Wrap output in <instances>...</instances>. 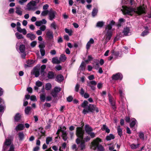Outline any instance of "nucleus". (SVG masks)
Instances as JSON below:
<instances>
[{"label":"nucleus","instance_id":"nucleus-1","mask_svg":"<svg viewBox=\"0 0 151 151\" xmlns=\"http://www.w3.org/2000/svg\"><path fill=\"white\" fill-rule=\"evenodd\" d=\"M121 10L124 14L130 15H132V13L134 12L137 13L138 15L145 13V8L144 6H140L135 9L123 6Z\"/></svg>","mask_w":151,"mask_h":151},{"label":"nucleus","instance_id":"nucleus-2","mask_svg":"<svg viewBox=\"0 0 151 151\" xmlns=\"http://www.w3.org/2000/svg\"><path fill=\"white\" fill-rule=\"evenodd\" d=\"M84 130L81 127L76 128V135L78 138L76 139V142L78 145V147L83 150L86 148V145L83 140Z\"/></svg>","mask_w":151,"mask_h":151},{"label":"nucleus","instance_id":"nucleus-3","mask_svg":"<svg viewBox=\"0 0 151 151\" xmlns=\"http://www.w3.org/2000/svg\"><path fill=\"white\" fill-rule=\"evenodd\" d=\"M88 103L86 101H84L81 104L82 107L84 108L82 113L84 114L90 112H93L94 111H96V112L99 111V109L95 106L91 104L88 105Z\"/></svg>","mask_w":151,"mask_h":151},{"label":"nucleus","instance_id":"nucleus-4","mask_svg":"<svg viewBox=\"0 0 151 151\" xmlns=\"http://www.w3.org/2000/svg\"><path fill=\"white\" fill-rule=\"evenodd\" d=\"M115 23V22L113 20H112L106 27L104 31L105 34L104 37L106 38V43L111 38L112 35V31L111 29L112 26L114 25Z\"/></svg>","mask_w":151,"mask_h":151},{"label":"nucleus","instance_id":"nucleus-5","mask_svg":"<svg viewBox=\"0 0 151 151\" xmlns=\"http://www.w3.org/2000/svg\"><path fill=\"white\" fill-rule=\"evenodd\" d=\"M102 142L101 139L97 138L94 139L91 143V147L93 150H95L96 149L97 151H104L105 149L104 147L99 143Z\"/></svg>","mask_w":151,"mask_h":151},{"label":"nucleus","instance_id":"nucleus-6","mask_svg":"<svg viewBox=\"0 0 151 151\" xmlns=\"http://www.w3.org/2000/svg\"><path fill=\"white\" fill-rule=\"evenodd\" d=\"M36 6L34 1L32 0L27 4V9L29 11L31 10H35L38 9V7Z\"/></svg>","mask_w":151,"mask_h":151},{"label":"nucleus","instance_id":"nucleus-7","mask_svg":"<svg viewBox=\"0 0 151 151\" xmlns=\"http://www.w3.org/2000/svg\"><path fill=\"white\" fill-rule=\"evenodd\" d=\"M12 145V140L10 139H6L4 143V145L3 146V149L4 150H6L8 147Z\"/></svg>","mask_w":151,"mask_h":151},{"label":"nucleus","instance_id":"nucleus-8","mask_svg":"<svg viewBox=\"0 0 151 151\" xmlns=\"http://www.w3.org/2000/svg\"><path fill=\"white\" fill-rule=\"evenodd\" d=\"M46 38L48 40H53L54 38L53 32L50 29L48 30L46 33Z\"/></svg>","mask_w":151,"mask_h":151},{"label":"nucleus","instance_id":"nucleus-9","mask_svg":"<svg viewBox=\"0 0 151 151\" xmlns=\"http://www.w3.org/2000/svg\"><path fill=\"white\" fill-rule=\"evenodd\" d=\"M61 91V88L57 86L55 87L51 93V94L53 97H56L58 93Z\"/></svg>","mask_w":151,"mask_h":151},{"label":"nucleus","instance_id":"nucleus-10","mask_svg":"<svg viewBox=\"0 0 151 151\" xmlns=\"http://www.w3.org/2000/svg\"><path fill=\"white\" fill-rule=\"evenodd\" d=\"M56 14V12L55 11H53L52 9H51L49 10V12L48 14L49 19L52 21L54 19H55Z\"/></svg>","mask_w":151,"mask_h":151},{"label":"nucleus","instance_id":"nucleus-11","mask_svg":"<svg viewBox=\"0 0 151 151\" xmlns=\"http://www.w3.org/2000/svg\"><path fill=\"white\" fill-rule=\"evenodd\" d=\"M112 78V79L114 80H121L122 78V76L121 73H118L115 74L113 75Z\"/></svg>","mask_w":151,"mask_h":151},{"label":"nucleus","instance_id":"nucleus-12","mask_svg":"<svg viewBox=\"0 0 151 151\" xmlns=\"http://www.w3.org/2000/svg\"><path fill=\"white\" fill-rule=\"evenodd\" d=\"M62 132V137L64 141H66L67 139V134L66 132H64V131H63L62 130L61 127H60V129H58V131L57 132V134H58L59 132Z\"/></svg>","mask_w":151,"mask_h":151},{"label":"nucleus","instance_id":"nucleus-13","mask_svg":"<svg viewBox=\"0 0 151 151\" xmlns=\"http://www.w3.org/2000/svg\"><path fill=\"white\" fill-rule=\"evenodd\" d=\"M15 9V12L18 15L21 16L22 15V9L19 6L16 7Z\"/></svg>","mask_w":151,"mask_h":151},{"label":"nucleus","instance_id":"nucleus-14","mask_svg":"<svg viewBox=\"0 0 151 151\" xmlns=\"http://www.w3.org/2000/svg\"><path fill=\"white\" fill-rule=\"evenodd\" d=\"M123 33L124 35L126 36L130 35L131 31L130 28L127 27L124 28Z\"/></svg>","mask_w":151,"mask_h":151},{"label":"nucleus","instance_id":"nucleus-15","mask_svg":"<svg viewBox=\"0 0 151 151\" xmlns=\"http://www.w3.org/2000/svg\"><path fill=\"white\" fill-rule=\"evenodd\" d=\"M94 42V40L93 39L91 38L90 40L87 43L86 46V48L87 50L89 49L91 46V44H93Z\"/></svg>","mask_w":151,"mask_h":151},{"label":"nucleus","instance_id":"nucleus-16","mask_svg":"<svg viewBox=\"0 0 151 151\" xmlns=\"http://www.w3.org/2000/svg\"><path fill=\"white\" fill-rule=\"evenodd\" d=\"M24 128V125L22 124H18L15 127V130L17 131L23 130Z\"/></svg>","mask_w":151,"mask_h":151},{"label":"nucleus","instance_id":"nucleus-17","mask_svg":"<svg viewBox=\"0 0 151 151\" xmlns=\"http://www.w3.org/2000/svg\"><path fill=\"white\" fill-rule=\"evenodd\" d=\"M137 123V122L135 119L134 118L132 119L131 120V122L130 124V128H134Z\"/></svg>","mask_w":151,"mask_h":151},{"label":"nucleus","instance_id":"nucleus-18","mask_svg":"<svg viewBox=\"0 0 151 151\" xmlns=\"http://www.w3.org/2000/svg\"><path fill=\"white\" fill-rule=\"evenodd\" d=\"M85 129L86 132L87 134L92 132L93 130V129L88 125H85Z\"/></svg>","mask_w":151,"mask_h":151},{"label":"nucleus","instance_id":"nucleus-19","mask_svg":"<svg viewBox=\"0 0 151 151\" xmlns=\"http://www.w3.org/2000/svg\"><path fill=\"white\" fill-rule=\"evenodd\" d=\"M64 80L63 76L61 74L58 75L56 78V81L58 82H61Z\"/></svg>","mask_w":151,"mask_h":151},{"label":"nucleus","instance_id":"nucleus-20","mask_svg":"<svg viewBox=\"0 0 151 151\" xmlns=\"http://www.w3.org/2000/svg\"><path fill=\"white\" fill-rule=\"evenodd\" d=\"M26 36L27 38H29L31 40H35L36 38L35 35L32 33H28L27 35Z\"/></svg>","mask_w":151,"mask_h":151},{"label":"nucleus","instance_id":"nucleus-21","mask_svg":"<svg viewBox=\"0 0 151 151\" xmlns=\"http://www.w3.org/2000/svg\"><path fill=\"white\" fill-rule=\"evenodd\" d=\"M109 99L110 103L111 105L113 106V109H115V102L113 101V99L111 96L110 94H109Z\"/></svg>","mask_w":151,"mask_h":151},{"label":"nucleus","instance_id":"nucleus-22","mask_svg":"<svg viewBox=\"0 0 151 151\" xmlns=\"http://www.w3.org/2000/svg\"><path fill=\"white\" fill-rule=\"evenodd\" d=\"M52 62L53 64H58L60 63V59L57 57H54L52 59Z\"/></svg>","mask_w":151,"mask_h":151},{"label":"nucleus","instance_id":"nucleus-23","mask_svg":"<svg viewBox=\"0 0 151 151\" xmlns=\"http://www.w3.org/2000/svg\"><path fill=\"white\" fill-rule=\"evenodd\" d=\"M47 77L49 79H52L54 78V73L52 71H49L47 74Z\"/></svg>","mask_w":151,"mask_h":151},{"label":"nucleus","instance_id":"nucleus-24","mask_svg":"<svg viewBox=\"0 0 151 151\" xmlns=\"http://www.w3.org/2000/svg\"><path fill=\"white\" fill-rule=\"evenodd\" d=\"M32 108L29 106H27L25 109V112L26 114L29 115L31 113Z\"/></svg>","mask_w":151,"mask_h":151},{"label":"nucleus","instance_id":"nucleus-25","mask_svg":"<svg viewBox=\"0 0 151 151\" xmlns=\"http://www.w3.org/2000/svg\"><path fill=\"white\" fill-rule=\"evenodd\" d=\"M119 91L120 96L122 98H123L124 97V94L123 93V90L122 88V86L121 85H119Z\"/></svg>","mask_w":151,"mask_h":151},{"label":"nucleus","instance_id":"nucleus-26","mask_svg":"<svg viewBox=\"0 0 151 151\" xmlns=\"http://www.w3.org/2000/svg\"><path fill=\"white\" fill-rule=\"evenodd\" d=\"M59 59L60 62L61 61L64 62L67 59V58L66 57L65 55L61 54L60 56Z\"/></svg>","mask_w":151,"mask_h":151},{"label":"nucleus","instance_id":"nucleus-27","mask_svg":"<svg viewBox=\"0 0 151 151\" xmlns=\"http://www.w3.org/2000/svg\"><path fill=\"white\" fill-rule=\"evenodd\" d=\"M18 136L19 139V140H23L24 138V135L22 132H19L18 133Z\"/></svg>","mask_w":151,"mask_h":151},{"label":"nucleus","instance_id":"nucleus-28","mask_svg":"<svg viewBox=\"0 0 151 151\" xmlns=\"http://www.w3.org/2000/svg\"><path fill=\"white\" fill-rule=\"evenodd\" d=\"M114 136L113 134H111L106 136V139L107 141H109L112 139H114Z\"/></svg>","mask_w":151,"mask_h":151},{"label":"nucleus","instance_id":"nucleus-29","mask_svg":"<svg viewBox=\"0 0 151 151\" xmlns=\"http://www.w3.org/2000/svg\"><path fill=\"white\" fill-rule=\"evenodd\" d=\"M51 28L55 30L57 27V26L55 22H52L50 25Z\"/></svg>","mask_w":151,"mask_h":151},{"label":"nucleus","instance_id":"nucleus-30","mask_svg":"<svg viewBox=\"0 0 151 151\" xmlns=\"http://www.w3.org/2000/svg\"><path fill=\"white\" fill-rule=\"evenodd\" d=\"M21 118V116L19 113H17L15 115L14 117L15 121L18 122L19 121Z\"/></svg>","mask_w":151,"mask_h":151},{"label":"nucleus","instance_id":"nucleus-31","mask_svg":"<svg viewBox=\"0 0 151 151\" xmlns=\"http://www.w3.org/2000/svg\"><path fill=\"white\" fill-rule=\"evenodd\" d=\"M39 47L40 48V51L41 55L42 56H44L45 54V50L44 48L41 47L40 45H39Z\"/></svg>","mask_w":151,"mask_h":151},{"label":"nucleus","instance_id":"nucleus-32","mask_svg":"<svg viewBox=\"0 0 151 151\" xmlns=\"http://www.w3.org/2000/svg\"><path fill=\"white\" fill-rule=\"evenodd\" d=\"M104 24V22L103 21L98 22L96 24V26L98 27H102Z\"/></svg>","mask_w":151,"mask_h":151},{"label":"nucleus","instance_id":"nucleus-33","mask_svg":"<svg viewBox=\"0 0 151 151\" xmlns=\"http://www.w3.org/2000/svg\"><path fill=\"white\" fill-rule=\"evenodd\" d=\"M49 11L48 10H45L42 11L41 13V15L42 16H45L48 14Z\"/></svg>","mask_w":151,"mask_h":151},{"label":"nucleus","instance_id":"nucleus-34","mask_svg":"<svg viewBox=\"0 0 151 151\" xmlns=\"http://www.w3.org/2000/svg\"><path fill=\"white\" fill-rule=\"evenodd\" d=\"M117 132L119 135L121 137L122 134V130L120 128V127L119 126H118L117 127Z\"/></svg>","mask_w":151,"mask_h":151},{"label":"nucleus","instance_id":"nucleus-35","mask_svg":"<svg viewBox=\"0 0 151 151\" xmlns=\"http://www.w3.org/2000/svg\"><path fill=\"white\" fill-rule=\"evenodd\" d=\"M25 49V46L23 45H21L19 46V50L21 52L24 53Z\"/></svg>","mask_w":151,"mask_h":151},{"label":"nucleus","instance_id":"nucleus-36","mask_svg":"<svg viewBox=\"0 0 151 151\" xmlns=\"http://www.w3.org/2000/svg\"><path fill=\"white\" fill-rule=\"evenodd\" d=\"M45 94L43 93L40 95V99L42 101L44 102L45 99Z\"/></svg>","mask_w":151,"mask_h":151},{"label":"nucleus","instance_id":"nucleus-37","mask_svg":"<svg viewBox=\"0 0 151 151\" xmlns=\"http://www.w3.org/2000/svg\"><path fill=\"white\" fill-rule=\"evenodd\" d=\"M52 86L51 84L50 83H48L46 84L45 89L47 90H49L51 88Z\"/></svg>","mask_w":151,"mask_h":151},{"label":"nucleus","instance_id":"nucleus-38","mask_svg":"<svg viewBox=\"0 0 151 151\" xmlns=\"http://www.w3.org/2000/svg\"><path fill=\"white\" fill-rule=\"evenodd\" d=\"M40 134H39L38 139H40L43 136H45V132L44 130H42L40 132Z\"/></svg>","mask_w":151,"mask_h":151},{"label":"nucleus","instance_id":"nucleus-39","mask_svg":"<svg viewBox=\"0 0 151 151\" xmlns=\"http://www.w3.org/2000/svg\"><path fill=\"white\" fill-rule=\"evenodd\" d=\"M86 65V64L84 62H82L80 66V68L82 70H83L85 69V66Z\"/></svg>","mask_w":151,"mask_h":151},{"label":"nucleus","instance_id":"nucleus-40","mask_svg":"<svg viewBox=\"0 0 151 151\" xmlns=\"http://www.w3.org/2000/svg\"><path fill=\"white\" fill-rule=\"evenodd\" d=\"M46 66L45 65H42L40 68V72L42 74L44 73V70L46 68Z\"/></svg>","mask_w":151,"mask_h":151},{"label":"nucleus","instance_id":"nucleus-41","mask_svg":"<svg viewBox=\"0 0 151 151\" xmlns=\"http://www.w3.org/2000/svg\"><path fill=\"white\" fill-rule=\"evenodd\" d=\"M96 82L94 81H92L87 83V85L88 86H90L92 85H96Z\"/></svg>","mask_w":151,"mask_h":151},{"label":"nucleus","instance_id":"nucleus-42","mask_svg":"<svg viewBox=\"0 0 151 151\" xmlns=\"http://www.w3.org/2000/svg\"><path fill=\"white\" fill-rule=\"evenodd\" d=\"M15 35L16 37L18 39H21L23 38L22 35L18 32H17L15 33Z\"/></svg>","mask_w":151,"mask_h":151},{"label":"nucleus","instance_id":"nucleus-43","mask_svg":"<svg viewBox=\"0 0 151 151\" xmlns=\"http://www.w3.org/2000/svg\"><path fill=\"white\" fill-rule=\"evenodd\" d=\"M65 32L68 34L69 36H71L72 35V31L71 29H69L67 28H65Z\"/></svg>","mask_w":151,"mask_h":151},{"label":"nucleus","instance_id":"nucleus-44","mask_svg":"<svg viewBox=\"0 0 151 151\" xmlns=\"http://www.w3.org/2000/svg\"><path fill=\"white\" fill-rule=\"evenodd\" d=\"M139 136L142 139L144 140L145 139L144 134L143 132H139Z\"/></svg>","mask_w":151,"mask_h":151},{"label":"nucleus","instance_id":"nucleus-45","mask_svg":"<svg viewBox=\"0 0 151 151\" xmlns=\"http://www.w3.org/2000/svg\"><path fill=\"white\" fill-rule=\"evenodd\" d=\"M98 12L97 9L94 8L93 9L92 12V15L93 17H95L96 14Z\"/></svg>","mask_w":151,"mask_h":151},{"label":"nucleus","instance_id":"nucleus-46","mask_svg":"<svg viewBox=\"0 0 151 151\" xmlns=\"http://www.w3.org/2000/svg\"><path fill=\"white\" fill-rule=\"evenodd\" d=\"M93 67L96 70H98L99 68H100L99 61H96V64L95 65L94 64Z\"/></svg>","mask_w":151,"mask_h":151},{"label":"nucleus","instance_id":"nucleus-47","mask_svg":"<svg viewBox=\"0 0 151 151\" xmlns=\"http://www.w3.org/2000/svg\"><path fill=\"white\" fill-rule=\"evenodd\" d=\"M52 141V138L51 137H47L46 140V142L47 144L48 145L49 144L50 142Z\"/></svg>","mask_w":151,"mask_h":151},{"label":"nucleus","instance_id":"nucleus-48","mask_svg":"<svg viewBox=\"0 0 151 151\" xmlns=\"http://www.w3.org/2000/svg\"><path fill=\"white\" fill-rule=\"evenodd\" d=\"M139 144H137V145H135L134 144H132L130 145L131 148L132 149H135L137 148L139 145Z\"/></svg>","mask_w":151,"mask_h":151},{"label":"nucleus","instance_id":"nucleus-49","mask_svg":"<svg viewBox=\"0 0 151 151\" xmlns=\"http://www.w3.org/2000/svg\"><path fill=\"white\" fill-rule=\"evenodd\" d=\"M5 105H0V112H3L5 109Z\"/></svg>","mask_w":151,"mask_h":151},{"label":"nucleus","instance_id":"nucleus-50","mask_svg":"<svg viewBox=\"0 0 151 151\" xmlns=\"http://www.w3.org/2000/svg\"><path fill=\"white\" fill-rule=\"evenodd\" d=\"M35 84L37 86L39 87L42 86V82L38 81L36 82Z\"/></svg>","mask_w":151,"mask_h":151},{"label":"nucleus","instance_id":"nucleus-51","mask_svg":"<svg viewBox=\"0 0 151 151\" xmlns=\"http://www.w3.org/2000/svg\"><path fill=\"white\" fill-rule=\"evenodd\" d=\"M34 74L36 77H38L40 75L39 71L38 70H36L34 71Z\"/></svg>","mask_w":151,"mask_h":151},{"label":"nucleus","instance_id":"nucleus-52","mask_svg":"<svg viewBox=\"0 0 151 151\" xmlns=\"http://www.w3.org/2000/svg\"><path fill=\"white\" fill-rule=\"evenodd\" d=\"M89 134L91 138H93L96 136L95 134L92 132L88 134Z\"/></svg>","mask_w":151,"mask_h":151},{"label":"nucleus","instance_id":"nucleus-53","mask_svg":"<svg viewBox=\"0 0 151 151\" xmlns=\"http://www.w3.org/2000/svg\"><path fill=\"white\" fill-rule=\"evenodd\" d=\"M35 24L37 26H41L42 24L41 21H37L35 22Z\"/></svg>","mask_w":151,"mask_h":151},{"label":"nucleus","instance_id":"nucleus-54","mask_svg":"<svg viewBox=\"0 0 151 151\" xmlns=\"http://www.w3.org/2000/svg\"><path fill=\"white\" fill-rule=\"evenodd\" d=\"M40 29L42 31H44L46 29V27L45 25H42L40 27Z\"/></svg>","mask_w":151,"mask_h":151},{"label":"nucleus","instance_id":"nucleus-55","mask_svg":"<svg viewBox=\"0 0 151 151\" xmlns=\"http://www.w3.org/2000/svg\"><path fill=\"white\" fill-rule=\"evenodd\" d=\"M8 151H14V147L13 145L10 146L9 149Z\"/></svg>","mask_w":151,"mask_h":151},{"label":"nucleus","instance_id":"nucleus-56","mask_svg":"<svg viewBox=\"0 0 151 151\" xmlns=\"http://www.w3.org/2000/svg\"><path fill=\"white\" fill-rule=\"evenodd\" d=\"M149 33V32L147 31H144L141 34V35L144 36L147 35Z\"/></svg>","mask_w":151,"mask_h":151},{"label":"nucleus","instance_id":"nucleus-57","mask_svg":"<svg viewBox=\"0 0 151 151\" xmlns=\"http://www.w3.org/2000/svg\"><path fill=\"white\" fill-rule=\"evenodd\" d=\"M90 139V137L88 136H87L83 138L84 141H85L86 142H87L88 141H89Z\"/></svg>","mask_w":151,"mask_h":151},{"label":"nucleus","instance_id":"nucleus-58","mask_svg":"<svg viewBox=\"0 0 151 151\" xmlns=\"http://www.w3.org/2000/svg\"><path fill=\"white\" fill-rule=\"evenodd\" d=\"M37 44V42L36 41H33L30 44V45L32 47H35Z\"/></svg>","mask_w":151,"mask_h":151},{"label":"nucleus","instance_id":"nucleus-59","mask_svg":"<svg viewBox=\"0 0 151 151\" xmlns=\"http://www.w3.org/2000/svg\"><path fill=\"white\" fill-rule=\"evenodd\" d=\"M73 99V98L71 96H69L67 98V101L69 102L71 101Z\"/></svg>","mask_w":151,"mask_h":151},{"label":"nucleus","instance_id":"nucleus-60","mask_svg":"<svg viewBox=\"0 0 151 151\" xmlns=\"http://www.w3.org/2000/svg\"><path fill=\"white\" fill-rule=\"evenodd\" d=\"M88 78L90 80H93L95 78L94 76L93 75H91L88 77Z\"/></svg>","mask_w":151,"mask_h":151},{"label":"nucleus","instance_id":"nucleus-61","mask_svg":"<svg viewBox=\"0 0 151 151\" xmlns=\"http://www.w3.org/2000/svg\"><path fill=\"white\" fill-rule=\"evenodd\" d=\"M30 99L31 100L33 101H36V98L35 96H32L30 97Z\"/></svg>","mask_w":151,"mask_h":151},{"label":"nucleus","instance_id":"nucleus-62","mask_svg":"<svg viewBox=\"0 0 151 151\" xmlns=\"http://www.w3.org/2000/svg\"><path fill=\"white\" fill-rule=\"evenodd\" d=\"M83 96L86 99H87L89 97V94L87 93H85Z\"/></svg>","mask_w":151,"mask_h":151},{"label":"nucleus","instance_id":"nucleus-63","mask_svg":"<svg viewBox=\"0 0 151 151\" xmlns=\"http://www.w3.org/2000/svg\"><path fill=\"white\" fill-rule=\"evenodd\" d=\"M48 7L49 6L48 4H45L43 6V9L44 10H46L48 9Z\"/></svg>","mask_w":151,"mask_h":151},{"label":"nucleus","instance_id":"nucleus-64","mask_svg":"<svg viewBox=\"0 0 151 151\" xmlns=\"http://www.w3.org/2000/svg\"><path fill=\"white\" fill-rule=\"evenodd\" d=\"M56 69L58 70H60L62 69V67L60 65H58L55 67Z\"/></svg>","mask_w":151,"mask_h":151}]
</instances>
